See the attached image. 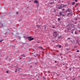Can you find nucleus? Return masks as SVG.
Listing matches in <instances>:
<instances>
[{"instance_id":"1","label":"nucleus","mask_w":80,"mask_h":80,"mask_svg":"<svg viewBox=\"0 0 80 80\" xmlns=\"http://www.w3.org/2000/svg\"><path fill=\"white\" fill-rule=\"evenodd\" d=\"M53 35L54 37L55 38V37H57V32H53Z\"/></svg>"},{"instance_id":"2","label":"nucleus","mask_w":80,"mask_h":80,"mask_svg":"<svg viewBox=\"0 0 80 80\" xmlns=\"http://www.w3.org/2000/svg\"><path fill=\"white\" fill-rule=\"evenodd\" d=\"M28 39L29 41H32V40H33L34 38H32L31 37H28Z\"/></svg>"},{"instance_id":"3","label":"nucleus","mask_w":80,"mask_h":80,"mask_svg":"<svg viewBox=\"0 0 80 80\" xmlns=\"http://www.w3.org/2000/svg\"><path fill=\"white\" fill-rule=\"evenodd\" d=\"M61 7H62V6H57V8H58L59 9H61V8H62Z\"/></svg>"},{"instance_id":"4","label":"nucleus","mask_w":80,"mask_h":80,"mask_svg":"<svg viewBox=\"0 0 80 80\" xmlns=\"http://www.w3.org/2000/svg\"><path fill=\"white\" fill-rule=\"evenodd\" d=\"M34 3H38V1L37 0H35L34 2Z\"/></svg>"},{"instance_id":"5","label":"nucleus","mask_w":80,"mask_h":80,"mask_svg":"<svg viewBox=\"0 0 80 80\" xmlns=\"http://www.w3.org/2000/svg\"><path fill=\"white\" fill-rule=\"evenodd\" d=\"M63 13L61 12L60 13V15H62V16H63V17L65 16V15H64L63 14H62Z\"/></svg>"},{"instance_id":"6","label":"nucleus","mask_w":80,"mask_h":80,"mask_svg":"<svg viewBox=\"0 0 80 80\" xmlns=\"http://www.w3.org/2000/svg\"><path fill=\"white\" fill-rule=\"evenodd\" d=\"M22 57H25V55L24 54L22 55Z\"/></svg>"},{"instance_id":"7","label":"nucleus","mask_w":80,"mask_h":80,"mask_svg":"<svg viewBox=\"0 0 80 80\" xmlns=\"http://www.w3.org/2000/svg\"><path fill=\"white\" fill-rule=\"evenodd\" d=\"M75 34H76V35H77V34H78V32L75 31Z\"/></svg>"},{"instance_id":"8","label":"nucleus","mask_w":80,"mask_h":80,"mask_svg":"<svg viewBox=\"0 0 80 80\" xmlns=\"http://www.w3.org/2000/svg\"><path fill=\"white\" fill-rule=\"evenodd\" d=\"M69 15H71V13H69L67 15L68 16Z\"/></svg>"},{"instance_id":"9","label":"nucleus","mask_w":80,"mask_h":80,"mask_svg":"<svg viewBox=\"0 0 80 80\" xmlns=\"http://www.w3.org/2000/svg\"><path fill=\"white\" fill-rule=\"evenodd\" d=\"M61 36H59L58 37V38H60L61 37Z\"/></svg>"},{"instance_id":"10","label":"nucleus","mask_w":80,"mask_h":80,"mask_svg":"<svg viewBox=\"0 0 80 80\" xmlns=\"http://www.w3.org/2000/svg\"><path fill=\"white\" fill-rule=\"evenodd\" d=\"M2 41H3V40H0V42H1V43H2Z\"/></svg>"},{"instance_id":"11","label":"nucleus","mask_w":80,"mask_h":80,"mask_svg":"<svg viewBox=\"0 0 80 80\" xmlns=\"http://www.w3.org/2000/svg\"><path fill=\"white\" fill-rule=\"evenodd\" d=\"M75 2H73L72 3V5H75Z\"/></svg>"},{"instance_id":"12","label":"nucleus","mask_w":80,"mask_h":80,"mask_svg":"<svg viewBox=\"0 0 80 80\" xmlns=\"http://www.w3.org/2000/svg\"><path fill=\"white\" fill-rule=\"evenodd\" d=\"M58 21H60V18H58Z\"/></svg>"},{"instance_id":"13","label":"nucleus","mask_w":80,"mask_h":80,"mask_svg":"<svg viewBox=\"0 0 80 80\" xmlns=\"http://www.w3.org/2000/svg\"><path fill=\"white\" fill-rule=\"evenodd\" d=\"M16 14H17V15H18V12H16Z\"/></svg>"},{"instance_id":"14","label":"nucleus","mask_w":80,"mask_h":80,"mask_svg":"<svg viewBox=\"0 0 80 80\" xmlns=\"http://www.w3.org/2000/svg\"><path fill=\"white\" fill-rule=\"evenodd\" d=\"M16 71H15V72H17V69H16Z\"/></svg>"},{"instance_id":"15","label":"nucleus","mask_w":80,"mask_h":80,"mask_svg":"<svg viewBox=\"0 0 80 80\" xmlns=\"http://www.w3.org/2000/svg\"><path fill=\"white\" fill-rule=\"evenodd\" d=\"M70 39H71V38H68V40H70Z\"/></svg>"},{"instance_id":"16","label":"nucleus","mask_w":80,"mask_h":80,"mask_svg":"<svg viewBox=\"0 0 80 80\" xmlns=\"http://www.w3.org/2000/svg\"><path fill=\"white\" fill-rule=\"evenodd\" d=\"M6 73H8V71H7L6 72Z\"/></svg>"},{"instance_id":"17","label":"nucleus","mask_w":80,"mask_h":80,"mask_svg":"<svg viewBox=\"0 0 80 80\" xmlns=\"http://www.w3.org/2000/svg\"><path fill=\"white\" fill-rule=\"evenodd\" d=\"M61 47H62V46H61V45H60V46H59V48H61Z\"/></svg>"},{"instance_id":"18","label":"nucleus","mask_w":80,"mask_h":80,"mask_svg":"<svg viewBox=\"0 0 80 80\" xmlns=\"http://www.w3.org/2000/svg\"><path fill=\"white\" fill-rule=\"evenodd\" d=\"M62 11H64V10H65V9H62Z\"/></svg>"},{"instance_id":"19","label":"nucleus","mask_w":80,"mask_h":80,"mask_svg":"<svg viewBox=\"0 0 80 80\" xmlns=\"http://www.w3.org/2000/svg\"><path fill=\"white\" fill-rule=\"evenodd\" d=\"M77 1L78 0H75V2H77Z\"/></svg>"},{"instance_id":"20","label":"nucleus","mask_w":80,"mask_h":80,"mask_svg":"<svg viewBox=\"0 0 80 80\" xmlns=\"http://www.w3.org/2000/svg\"><path fill=\"white\" fill-rule=\"evenodd\" d=\"M20 68H19V69H18V70L20 71Z\"/></svg>"},{"instance_id":"21","label":"nucleus","mask_w":80,"mask_h":80,"mask_svg":"<svg viewBox=\"0 0 80 80\" xmlns=\"http://www.w3.org/2000/svg\"><path fill=\"white\" fill-rule=\"evenodd\" d=\"M52 28H55V27H52Z\"/></svg>"},{"instance_id":"22","label":"nucleus","mask_w":80,"mask_h":80,"mask_svg":"<svg viewBox=\"0 0 80 80\" xmlns=\"http://www.w3.org/2000/svg\"><path fill=\"white\" fill-rule=\"evenodd\" d=\"M77 43H78V41H77Z\"/></svg>"},{"instance_id":"23","label":"nucleus","mask_w":80,"mask_h":80,"mask_svg":"<svg viewBox=\"0 0 80 80\" xmlns=\"http://www.w3.org/2000/svg\"><path fill=\"white\" fill-rule=\"evenodd\" d=\"M79 52V50H77V52Z\"/></svg>"},{"instance_id":"24","label":"nucleus","mask_w":80,"mask_h":80,"mask_svg":"<svg viewBox=\"0 0 80 80\" xmlns=\"http://www.w3.org/2000/svg\"><path fill=\"white\" fill-rule=\"evenodd\" d=\"M41 48H42V49L43 48H42V47H41Z\"/></svg>"},{"instance_id":"25","label":"nucleus","mask_w":80,"mask_h":80,"mask_svg":"<svg viewBox=\"0 0 80 80\" xmlns=\"http://www.w3.org/2000/svg\"><path fill=\"white\" fill-rule=\"evenodd\" d=\"M72 80H75V78H74L73 79H72Z\"/></svg>"},{"instance_id":"26","label":"nucleus","mask_w":80,"mask_h":80,"mask_svg":"<svg viewBox=\"0 0 80 80\" xmlns=\"http://www.w3.org/2000/svg\"><path fill=\"white\" fill-rule=\"evenodd\" d=\"M77 5H78V3H77L76 4V6H77Z\"/></svg>"},{"instance_id":"27","label":"nucleus","mask_w":80,"mask_h":80,"mask_svg":"<svg viewBox=\"0 0 80 80\" xmlns=\"http://www.w3.org/2000/svg\"><path fill=\"white\" fill-rule=\"evenodd\" d=\"M69 9H68V10H67V11H69Z\"/></svg>"},{"instance_id":"28","label":"nucleus","mask_w":80,"mask_h":80,"mask_svg":"<svg viewBox=\"0 0 80 80\" xmlns=\"http://www.w3.org/2000/svg\"><path fill=\"white\" fill-rule=\"evenodd\" d=\"M55 63H57V61H55Z\"/></svg>"},{"instance_id":"29","label":"nucleus","mask_w":80,"mask_h":80,"mask_svg":"<svg viewBox=\"0 0 80 80\" xmlns=\"http://www.w3.org/2000/svg\"><path fill=\"white\" fill-rule=\"evenodd\" d=\"M20 59H22V58H20Z\"/></svg>"},{"instance_id":"30","label":"nucleus","mask_w":80,"mask_h":80,"mask_svg":"<svg viewBox=\"0 0 80 80\" xmlns=\"http://www.w3.org/2000/svg\"><path fill=\"white\" fill-rule=\"evenodd\" d=\"M65 65V64H63V65Z\"/></svg>"},{"instance_id":"31","label":"nucleus","mask_w":80,"mask_h":80,"mask_svg":"<svg viewBox=\"0 0 80 80\" xmlns=\"http://www.w3.org/2000/svg\"><path fill=\"white\" fill-rule=\"evenodd\" d=\"M29 2H31V1H29Z\"/></svg>"},{"instance_id":"32","label":"nucleus","mask_w":80,"mask_h":80,"mask_svg":"<svg viewBox=\"0 0 80 80\" xmlns=\"http://www.w3.org/2000/svg\"><path fill=\"white\" fill-rule=\"evenodd\" d=\"M45 28H46V27H45Z\"/></svg>"},{"instance_id":"33","label":"nucleus","mask_w":80,"mask_h":80,"mask_svg":"<svg viewBox=\"0 0 80 80\" xmlns=\"http://www.w3.org/2000/svg\"><path fill=\"white\" fill-rule=\"evenodd\" d=\"M71 42H72V40H71Z\"/></svg>"},{"instance_id":"34","label":"nucleus","mask_w":80,"mask_h":80,"mask_svg":"<svg viewBox=\"0 0 80 80\" xmlns=\"http://www.w3.org/2000/svg\"><path fill=\"white\" fill-rule=\"evenodd\" d=\"M19 22L20 21V20H19Z\"/></svg>"},{"instance_id":"35","label":"nucleus","mask_w":80,"mask_h":80,"mask_svg":"<svg viewBox=\"0 0 80 80\" xmlns=\"http://www.w3.org/2000/svg\"><path fill=\"white\" fill-rule=\"evenodd\" d=\"M72 33H73V32H72Z\"/></svg>"},{"instance_id":"36","label":"nucleus","mask_w":80,"mask_h":80,"mask_svg":"<svg viewBox=\"0 0 80 80\" xmlns=\"http://www.w3.org/2000/svg\"><path fill=\"white\" fill-rule=\"evenodd\" d=\"M52 4V3H51Z\"/></svg>"}]
</instances>
